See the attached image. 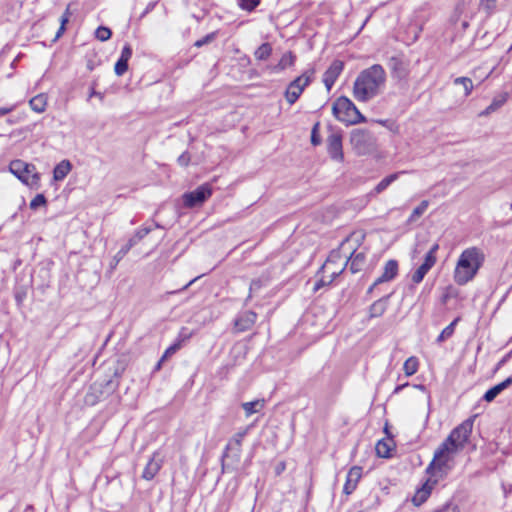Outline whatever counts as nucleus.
<instances>
[{
  "label": "nucleus",
  "instance_id": "nucleus-48",
  "mask_svg": "<svg viewBox=\"0 0 512 512\" xmlns=\"http://www.w3.org/2000/svg\"><path fill=\"white\" fill-rule=\"evenodd\" d=\"M191 161V156L188 151L183 152L177 159L180 166L187 167Z\"/></svg>",
  "mask_w": 512,
  "mask_h": 512
},
{
  "label": "nucleus",
  "instance_id": "nucleus-55",
  "mask_svg": "<svg viewBox=\"0 0 512 512\" xmlns=\"http://www.w3.org/2000/svg\"><path fill=\"white\" fill-rule=\"evenodd\" d=\"M15 107H16L15 105H11L9 107H1L0 108V117L11 113L12 111H14Z\"/></svg>",
  "mask_w": 512,
  "mask_h": 512
},
{
  "label": "nucleus",
  "instance_id": "nucleus-14",
  "mask_svg": "<svg viewBox=\"0 0 512 512\" xmlns=\"http://www.w3.org/2000/svg\"><path fill=\"white\" fill-rule=\"evenodd\" d=\"M256 320L257 314L254 311H244L234 320V328L237 332H245L253 327Z\"/></svg>",
  "mask_w": 512,
  "mask_h": 512
},
{
  "label": "nucleus",
  "instance_id": "nucleus-10",
  "mask_svg": "<svg viewBox=\"0 0 512 512\" xmlns=\"http://www.w3.org/2000/svg\"><path fill=\"white\" fill-rule=\"evenodd\" d=\"M213 192L212 186L209 183H204L198 186L191 192H186L182 195L183 205L186 208H194L201 206L208 198L211 197Z\"/></svg>",
  "mask_w": 512,
  "mask_h": 512
},
{
  "label": "nucleus",
  "instance_id": "nucleus-47",
  "mask_svg": "<svg viewBox=\"0 0 512 512\" xmlns=\"http://www.w3.org/2000/svg\"><path fill=\"white\" fill-rule=\"evenodd\" d=\"M319 122H317L313 128H312V131H311V144L314 145V146H318L321 144L322 140H321V137L318 133V130H319Z\"/></svg>",
  "mask_w": 512,
  "mask_h": 512
},
{
  "label": "nucleus",
  "instance_id": "nucleus-15",
  "mask_svg": "<svg viewBox=\"0 0 512 512\" xmlns=\"http://www.w3.org/2000/svg\"><path fill=\"white\" fill-rule=\"evenodd\" d=\"M132 57V48L130 44H125L122 48L121 54L114 66V71L117 76L124 75L128 70V62Z\"/></svg>",
  "mask_w": 512,
  "mask_h": 512
},
{
  "label": "nucleus",
  "instance_id": "nucleus-51",
  "mask_svg": "<svg viewBox=\"0 0 512 512\" xmlns=\"http://www.w3.org/2000/svg\"><path fill=\"white\" fill-rule=\"evenodd\" d=\"M439 250V244L434 243L425 256H431L434 261H437L436 253Z\"/></svg>",
  "mask_w": 512,
  "mask_h": 512
},
{
  "label": "nucleus",
  "instance_id": "nucleus-43",
  "mask_svg": "<svg viewBox=\"0 0 512 512\" xmlns=\"http://www.w3.org/2000/svg\"><path fill=\"white\" fill-rule=\"evenodd\" d=\"M376 451H377V454L380 456V457H383V458H387L390 456V448L389 446L387 445L386 442H384L383 440H380L377 445H376Z\"/></svg>",
  "mask_w": 512,
  "mask_h": 512
},
{
  "label": "nucleus",
  "instance_id": "nucleus-2",
  "mask_svg": "<svg viewBox=\"0 0 512 512\" xmlns=\"http://www.w3.org/2000/svg\"><path fill=\"white\" fill-rule=\"evenodd\" d=\"M485 260V255L478 247L465 249L458 261L454 271V280L459 285L471 281Z\"/></svg>",
  "mask_w": 512,
  "mask_h": 512
},
{
  "label": "nucleus",
  "instance_id": "nucleus-52",
  "mask_svg": "<svg viewBox=\"0 0 512 512\" xmlns=\"http://www.w3.org/2000/svg\"><path fill=\"white\" fill-rule=\"evenodd\" d=\"M89 97H98L100 101L104 100V94L95 90V82L92 83Z\"/></svg>",
  "mask_w": 512,
  "mask_h": 512
},
{
  "label": "nucleus",
  "instance_id": "nucleus-20",
  "mask_svg": "<svg viewBox=\"0 0 512 512\" xmlns=\"http://www.w3.org/2000/svg\"><path fill=\"white\" fill-rule=\"evenodd\" d=\"M511 384L512 377L506 378L504 381L488 389L483 395V400L486 402H492L503 390L508 388Z\"/></svg>",
  "mask_w": 512,
  "mask_h": 512
},
{
  "label": "nucleus",
  "instance_id": "nucleus-39",
  "mask_svg": "<svg viewBox=\"0 0 512 512\" xmlns=\"http://www.w3.org/2000/svg\"><path fill=\"white\" fill-rule=\"evenodd\" d=\"M265 284L266 280H264L263 278L253 279L250 283L249 294L246 299V302H248L252 298L253 292L260 290L263 286H265Z\"/></svg>",
  "mask_w": 512,
  "mask_h": 512
},
{
  "label": "nucleus",
  "instance_id": "nucleus-23",
  "mask_svg": "<svg viewBox=\"0 0 512 512\" xmlns=\"http://www.w3.org/2000/svg\"><path fill=\"white\" fill-rule=\"evenodd\" d=\"M184 331H186V328H182L181 329V332L179 334V338L177 340V342H175L174 344L170 345L166 350L165 352L163 353L161 359L162 361H165L168 357L172 356L173 354H175L182 346V343L188 339L190 337V334H185Z\"/></svg>",
  "mask_w": 512,
  "mask_h": 512
},
{
  "label": "nucleus",
  "instance_id": "nucleus-18",
  "mask_svg": "<svg viewBox=\"0 0 512 512\" xmlns=\"http://www.w3.org/2000/svg\"><path fill=\"white\" fill-rule=\"evenodd\" d=\"M398 274V262L396 260H388L385 263L382 274L375 280V284H381L391 281Z\"/></svg>",
  "mask_w": 512,
  "mask_h": 512
},
{
  "label": "nucleus",
  "instance_id": "nucleus-37",
  "mask_svg": "<svg viewBox=\"0 0 512 512\" xmlns=\"http://www.w3.org/2000/svg\"><path fill=\"white\" fill-rule=\"evenodd\" d=\"M361 477H362V467L353 466L348 471L346 479L357 485L359 480L361 479Z\"/></svg>",
  "mask_w": 512,
  "mask_h": 512
},
{
  "label": "nucleus",
  "instance_id": "nucleus-60",
  "mask_svg": "<svg viewBox=\"0 0 512 512\" xmlns=\"http://www.w3.org/2000/svg\"><path fill=\"white\" fill-rule=\"evenodd\" d=\"M197 278H198V277H196V278H194V279L190 280V281H189V282H188V283H187V284L182 288V290L187 289V288H188L192 283H194V282L197 280Z\"/></svg>",
  "mask_w": 512,
  "mask_h": 512
},
{
  "label": "nucleus",
  "instance_id": "nucleus-21",
  "mask_svg": "<svg viewBox=\"0 0 512 512\" xmlns=\"http://www.w3.org/2000/svg\"><path fill=\"white\" fill-rule=\"evenodd\" d=\"M390 296H391V294L383 296L370 305V307H369V317L370 318H377L384 314V312L387 309L388 300H389Z\"/></svg>",
  "mask_w": 512,
  "mask_h": 512
},
{
  "label": "nucleus",
  "instance_id": "nucleus-13",
  "mask_svg": "<svg viewBox=\"0 0 512 512\" xmlns=\"http://www.w3.org/2000/svg\"><path fill=\"white\" fill-rule=\"evenodd\" d=\"M344 63L341 60H334L323 75V83L328 91H330L337 78L343 71Z\"/></svg>",
  "mask_w": 512,
  "mask_h": 512
},
{
  "label": "nucleus",
  "instance_id": "nucleus-36",
  "mask_svg": "<svg viewBox=\"0 0 512 512\" xmlns=\"http://www.w3.org/2000/svg\"><path fill=\"white\" fill-rule=\"evenodd\" d=\"M111 36H112V31L110 28H108L106 26H99L95 30V37H96V39H98L101 42H105V41L109 40L111 38Z\"/></svg>",
  "mask_w": 512,
  "mask_h": 512
},
{
  "label": "nucleus",
  "instance_id": "nucleus-63",
  "mask_svg": "<svg viewBox=\"0 0 512 512\" xmlns=\"http://www.w3.org/2000/svg\"><path fill=\"white\" fill-rule=\"evenodd\" d=\"M7 122H8L9 124H13V123H15V121H13V120H11V119H8V120H7Z\"/></svg>",
  "mask_w": 512,
  "mask_h": 512
},
{
  "label": "nucleus",
  "instance_id": "nucleus-30",
  "mask_svg": "<svg viewBox=\"0 0 512 512\" xmlns=\"http://www.w3.org/2000/svg\"><path fill=\"white\" fill-rule=\"evenodd\" d=\"M264 407L263 400H255L251 402L242 403V408L246 413V416H250L254 413L259 412Z\"/></svg>",
  "mask_w": 512,
  "mask_h": 512
},
{
  "label": "nucleus",
  "instance_id": "nucleus-22",
  "mask_svg": "<svg viewBox=\"0 0 512 512\" xmlns=\"http://www.w3.org/2000/svg\"><path fill=\"white\" fill-rule=\"evenodd\" d=\"M365 260H366V257H365V254L362 253V252H359V253H355L353 252L350 256V258L347 260L346 262V265L348 264V262H350V271L355 274L359 271H361L364 267V264H365Z\"/></svg>",
  "mask_w": 512,
  "mask_h": 512
},
{
  "label": "nucleus",
  "instance_id": "nucleus-34",
  "mask_svg": "<svg viewBox=\"0 0 512 512\" xmlns=\"http://www.w3.org/2000/svg\"><path fill=\"white\" fill-rule=\"evenodd\" d=\"M453 83L455 85H462L464 88V95L467 97L471 94L474 85L472 80L469 77H457L454 79Z\"/></svg>",
  "mask_w": 512,
  "mask_h": 512
},
{
  "label": "nucleus",
  "instance_id": "nucleus-19",
  "mask_svg": "<svg viewBox=\"0 0 512 512\" xmlns=\"http://www.w3.org/2000/svg\"><path fill=\"white\" fill-rule=\"evenodd\" d=\"M435 264L436 261H434L431 256H425L423 263L412 274L413 283L419 284L422 282L426 274Z\"/></svg>",
  "mask_w": 512,
  "mask_h": 512
},
{
  "label": "nucleus",
  "instance_id": "nucleus-56",
  "mask_svg": "<svg viewBox=\"0 0 512 512\" xmlns=\"http://www.w3.org/2000/svg\"><path fill=\"white\" fill-rule=\"evenodd\" d=\"M493 112H495V109L491 105H489L488 107H486V109H484L483 111H481L479 113V116L480 117L488 116L489 114H491Z\"/></svg>",
  "mask_w": 512,
  "mask_h": 512
},
{
  "label": "nucleus",
  "instance_id": "nucleus-3",
  "mask_svg": "<svg viewBox=\"0 0 512 512\" xmlns=\"http://www.w3.org/2000/svg\"><path fill=\"white\" fill-rule=\"evenodd\" d=\"M446 442H442L436 449L434 457L426 468V473L437 482L444 479L453 468L454 454Z\"/></svg>",
  "mask_w": 512,
  "mask_h": 512
},
{
  "label": "nucleus",
  "instance_id": "nucleus-61",
  "mask_svg": "<svg viewBox=\"0 0 512 512\" xmlns=\"http://www.w3.org/2000/svg\"><path fill=\"white\" fill-rule=\"evenodd\" d=\"M378 285H379V284H375V282H374V283L369 287V289H368L367 293H368V294L372 293V291L374 290V288H375L376 286H378Z\"/></svg>",
  "mask_w": 512,
  "mask_h": 512
},
{
  "label": "nucleus",
  "instance_id": "nucleus-45",
  "mask_svg": "<svg viewBox=\"0 0 512 512\" xmlns=\"http://www.w3.org/2000/svg\"><path fill=\"white\" fill-rule=\"evenodd\" d=\"M507 98H508V93H502L496 97H494V99L492 100L491 102V106L495 109V111H497L500 107H502L506 101H507Z\"/></svg>",
  "mask_w": 512,
  "mask_h": 512
},
{
  "label": "nucleus",
  "instance_id": "nucleus-54",
  "mask_svg": "<svg viewBox=\"0 0 512 512\" xmlns=\"http://www.w3.org/2000/svg\"><path fill=\"white\" fill-rule=\"evenodd\" d=\"M25 296H26V293L23 292V291H16L15 292V300H16L18 305L22 304L23 299L25 298Z\"/></svg>",
  "mask_w": 512,
  "mask_h": 512
},
{
  "label": "nucleus",
  "instance_id": "nucleus-28",
  "mask_svg": "<svg viewBox=\"0 0 512 512\" xmlns=\"http://www.w3.org/2000/svg\"><path fill=\"white\" fill-rule=\"evenodd\" d=\"M272 54V46L266 42L261 44L254 52V56L259 61L267 60Z\"/></svg>",
  "mask_w": 512,
  "mask_h": 512
},
{
  "label": "nucleus",
  "instance_id": "nucleus-25",
  "mask_svg": "<svg viewBox=\"0 0 512 512\" xmlns=\"http://www.w3.org/2000/svg\"><path fill=\"white\" fill-rule=\"evenodd\" d=\"M406 173L405 171L396 172L383 178L374 188L376 194H380L385 191L394 181H396L401 174Z\"/></svg>",
  "mask_w": 512,
  "mask_h": 512
},
{
  "label": "nucleus",
  "instance_id": "nucleus-26",
  "mask_svg": "<svg viewBox=\"0 0 512 512\" xmlns=\"http://www.w3.org/2000/svg\"><path fill=\"white\" fill-rule=\"evenodd\" d=\"M296 61V55L292 51H288L283 54L278 64L274 67L277 72L285 70L287 67L294 65Z\"/></svg>",
  "mask_w": 512,
  "mask_h": 512
},
{
  "label": "nucleus",
  "instance_id": "nucleus-31",
  "mask_svg": "<svg viewBox=\"0 0 512 512\" xmlns=\"http://www.w3.org/2000/svg\"><path fill=\"white\" fill-rule=\"evenodd\" d=\"M419 361L416 357H409L403 365V370L406 376H412L418 371Z\"/></svg>",
  "mask_w": 512,
  "mask_h": 512
},
{
  "label": "nucleus",
  "instance_id": "nucleus-1",
  "mask_svg": "<svg viewBox=\"0 0 512 512\" xmlns=\"http://www.w3.org/2000/svg\"><path fill=\"white\" fill-rule=\"evenodd\" d=\"M386 81V73L380 64H374L364 69L357 76L353 95L360 102H367L380 93Z\"/></svg>",
  "mask_w": 512,
  "mask_h": 512
},
{
  "label": "nucleus",
  "instance_id": "nucleus-46",
  "mask_svg": "<svg viewBox=\"0 0 512 512\" xmlns=\"http://www.w3.org/2000/svg\"><path fill=\"white\" fill-rule=\"evenodd\" d=\"M133 243H131L129 240L128 242L120 248V250L115 254L114 260L117 264L120 260L124 258V256L129 252V250L133 247Z\"/></svg>",
  "mask_w": 512,
  "mask_h": 512
},
{
  "label": "nucleus",
  "instance_id": "nucleus-44",
  "mask_svg": "<svg viewBox=\"0 0 512 512\" xmlns=\"http://www.w3.org/2000/svg\"><path fill=\"white\" fill-rule=\"evenodd\" d=\"M216 37H217V32L216 31L211 32V33L207 34L206 36H204L203 38L197 40L194 43V46L200 48L204 45H207V44L213 42L216 39Z\"/></svg>",
  "mask_w": 512,
  "mask_h": 512
},
{
  "label": "nucleus",
  "instance_id": "nucleus-12",
  "mask_svg": "<svg viewBox=\"0 0 512 512\" xmlns=\"http://www.w3.org/2000/svg\"><path fill=\"white\" fill-rule=\"evenodd\" d=\"M327 153L330 158L337 162H342L344 159L342 134L339 131L332 132L326 139Z\"/></svg>",
  "mask_w": 512,
  "mask_h": 512
},
{
  "label": "nucleus",
  "instance_id": "nucleus-5",
  "mask_svg": "<svg viewBox=\"0 0 512 512\" xmlns=\"http://www.w3.org/2000/svg\"><path fill=\"white\" fill-rule=\"evenodd\" d=\"M332 113L337 120L350 125L366 121L355 104L345 96L339 97L334 102Z\"/></svg>",
  "mask_w": 512,
  "mask_h": 512
},
{
  "label": "nucleus",
  "instance_id": "nucleus-38",
  "mask_svg": "<svg viewBox=\"0 0 512 512\" xmlns=\"http://www.w3.org/2000/svg\"><path fill=\"white\" fill-rule=\"evenodd\" d=\"M428 206H429V202L427 200H423L417 207L414 208V210L412 211V213L410 215L409 220L413 221L416 218H419L420 216H422L425 213V211L427 210Z\"/></svg>",
  "mask_w": 512,
  "mask_h": 512
},
{
  "label": "nucleus",
  "instance_id": "nucleus-32",
  "mask_svg": "<svg viewBox=\"0 0 512 512\" xmlns=\"http://www.w3.org/2000/svg\"><path fill=\"white\" fill-rule=\"evenodd\" d=\"M389 65L394 73H396L397 77L403 78L406 76V70L403 66V62L398 57H391L389 60Z\"/></svg>",
  "mask_w": 512,
  "mask_h": 512
},
{
  "label": "nucleus",
  "instance_id": "nucleus-64",
  "mask_svg": "<svg viewBox=\"0 0 512 512\" xmlns=\"http://www.w3.org/2000/svg\"><path fill=\"white\" fill-rule=\"evenodd\" d=\"M285 468V465H282V467H279V470H282Z\"/></svg>",
  "mask_w": 512,
  "mask_h": 512
},
{
  "label": "nucleus",
  "instance_id": "nucleus-9",
  "mask_svg": "<svg viewBox=\"0 0 512 512\" xmlns=\"http://www.w3.org/2000/svg\"><path fill=\"white\" fill-rule=\"evenodd\" d=\"M350 143L358 154L364 155L375 148V138L365 129H354L350 135Z\"/></svg>",
  "mask_w": 512,
  "mask_h": 512
},
{
  "label": "nucleus",
  "instance_id": "nucleus-57",
  "mask_svg": "<svg viewBox=\"0 0 512 512\" xmlns=\"http://www.w3.org/2000/svg\"><path fill=\"white\" fill-rule=\"evenodd\" d=\"M407 386H409V383H404V384H401V385H398L395 387L394 391H393V394H398L400 393L404 388H406Z\"/></svg>",
  "mask_w": 512,
  "mask_h": 512
},
{
  "label": "nucleus",
  "instance_id": "nucleus-27",
  "mask_svg": "<svg viewBox=\"0 0 512 512\" xmlns=\"http://www.w3.org/2000/svg\"><path fill=\"white\" fill-rule=\"evenodd\" d=\"M31 109L37 113H42L46 109L47 98L44 94H38L29 101Z\"/></svg>",
  "mask_w": 512,
  "mask_h": 512
},
{
  "label": "nucleus",
  "instance_id": "nucleus-16",
  "mask_svg": "<svg viewBox=\"0 0 512 512\" xmlns=\"http://www.w3.org/2000/svg\"><path fill=\"white\" fill-rule=\"evenodd\" d=\"M162 467V460L159 458V454L155 452L150 458L144 470L142 472V478L150 481L152 480Z\"/></svg>",
  "mask_w": 512,
  "mask_h": 512
},
{
  "label": "nucleus",
  "instance_id": "nucleus-41",
  "mask_svg": "<svg viewBox=\"0 0 512 512\" xmlns=\"http://www.w3.org/2000/svg\"><path fill=\"white\" fill-rule=\"evenodd\" d=\"M47 204L46 197L43 194H37L30 202V209L36 210L40 206H45Z\"/></svg>",
  "mask_w": 512,
  "mask_h": 512
},
{
  "label": "nucleus",
  "instance_id": "nucleus-17",
  "mask_svg": "<svg viewBox=\"0 0 512 512\" xmlns=\"http://www.w3.org/2000/svg\"><path fill=\"white\" fill-rule=\"evenodd\" d=\"M437 479L429 478L423 486L418 489L412 499L414 505L420 506L423 504L431 494L433 487L437 484Z\"/></svg>",
  "mask_w": 512,
  "mask_h": 512
},
{
  "label": "nucleus",
  "instance_id": "nucleus-8",
  "mask_svg": "<svg viewBox=\"0 0 512 512\" xmlns=\"http://www.w3.org/2000/svg\"><path fill=\"white\" fill-rule=\"evenodd\" d=\"M314 74L315 69L310 68L290 82L285 91V98L290 105L294 104L299 99L304 89L312 81Z\"/></svg>",
  "mask_w": 512,
  "mask_h": 512
},
{
  "label": "nucleus",
  "instance_id": "nucleus-35",
  "mask_svg": "<svg viewBox=\"0 0 512 512\" xmlns=\"http://www.w3.org/2000/svg\"><path fill=\"white\" fill-rule=\"evenodd\" d=\"M151 231H152L151 226H143L135 232V234L129 239V241L131 243H133V245L135 246L139 241H141Z\"/></svg>",
  "mask_w": 512,
  "mask_h": 512
},
{
  "label": "nucleus",
  "instance_id": "nucleus-4",
  "mask_svg": "<svg viewBox=\"0 0 512 512\" xmlns=\"http://www.w3.org/2000/svg\"><path fill=\"white\" fill-rule=\"evenodd\" d=\"M246 433L247 430L239 431L229 439L221 456V469L223 473L238 470L241 461L242 441Z\"/></svg>",
  "mask_w": 512,
  "mask_h": 512
},
{
  "label": "nucleus",
  "instance_id": "nucleus-24",
  "mask_svg": "<svg viewBox=\"0 0 512 512\" xmlns=\"http://www.w3.org/2000/svg\"><path fill=\"white\" fill-rule=\"evenodd\" d=\"M72 164L69 160H62L53 170V178L55 181H62L71 171Z\"/></svg>",
  "mask_w": 512,
  "mask_h": 512
},
{
  "label": "nucleus",
  "instance_id": "nucleus-7",
  "mask_svg": "<svg viewBox=\"0 0 512 512\" xmlns=\"http://www.w3.org/2000/svg\"><path fill=\"white\" fill-rule=\"evenodd\" d=\"M473 428V420L467 419L463 421L460 425L455 427L444 442L448 444L451 450L459 451L461 450L466 442L468 441Z\"/></svg>",
  "mask_w": 512,
  "mask_h": 512
},
{
  "label": "nucleus",
  "instance_id": "nucleus-40",
  "mask_svg": "<svg viewBox=\"0 0 512 512\" xmlns=\"http://www.w3.org/2000/svg\"><path fill=\"white\" fill-rule=\"evenodd\" d=\"M261 0H237L239 7L246 11H253L259 4Z\"/></svg>",
  "mask_w": 512,
  "mask_h": 512
},
{
  "label": "nucleus",
  "instance_id": "nucleus-33",
  "mask_svg": "<svg viewBox=\"0 0 512 512\" xmlns=\"http://www.w3.org/2000/svg\"><path fill=\"white\" fill-rule=\"evenodd\" d=\"M71 16V12H70V9H69V6L65 9L63 15L61 16L60 18V27L53 39V41H57L62 35L63 33L65 32L66 30V24L68 23L69 21V18Z\"/></svg>",
  "mask_w": 512,
  "mask_h": 512
},
{
  "label": "nucleus",
  "instance_id": "nucleus-53",
  "mask_svg": "<svg viewBox=\"0 0 512 512\" xmlns=\"http://www.w3.org/2000/svg\"><path fill=\"white\" fill-rule=\"evenodd\" d=\"M86 403L95 405L98 402V397L94 393H88L85 397Z\"/></svg>",
  "mask_w": 512,
  "mask_h": 512
},
{
  "label": "nucleus",
  "instance_id": "nucleus-50",
  "mask_svg": "<svg viewBox=\"0 0 512 512\" xmlns=\"http://www.w3.org/2000/svg\"><path fill=\"white\" fill-rule=\"evenodd\" d=\"M356 487H357L356 484H354L353 482H351V481L346 479V482H345L344 487H343V492L346 495H350V494H352L354 492Z\"/></svg>",
  "mask_w": 512,
  "mask_h": 512
},
{
  "label": "nucleus",
  "instance_id": "nucleus-6",
  "mask_svg": "<svg viewBox=\"0 0 512 512\" xmlns=\"http://www.w3.org/2000/svg\"><path fill=\"white\" fill-rule=\"evenodd\" d=\"M9 171L22 183L30 187H37L39 185L40 175L36 172V167L33 164L16 159L10 162Z\"/></svg>",
  "mask_w": 512,
  "mask_h": 512
},
{
  "label": "nucleus",
  "instance_id": "nucleus-29",
  "mask_svg": "<svg viewBox=\"0 0 512 512\" xmlns=\"http://www.w3.org/2000/svg\"><path fill=\"white\" fill-rule=\"evenodd\" d=\"M459 320H460L459 317L455 318L448 326H446L441 331V333L439 334V336L436 339V342L438 344L444 342L445 340H447L448 338H450L454 334L455 326L459 322Z\"/></svg>",
  "mask_w": 512,
  "mask_h": 512
},
{
  "label": "nucleus",
  "instance_id": "nucleus-59",
  "mask_svg": "<svg viewBox=\"0 0 512 512\" xmlns=\"http://www.w3.org/2000/svg\"><path fill=\"white\" fill-rule=\"evenodd\" d=\"M163 363H164V361H162V359L160 358L154 367V371H159L161 369Z\"/></svg>",
  "mask_w": 512,
  "mask_h": 512
},
{
  "label": "nucleus",
  "instance_id": "nucleus-42",
  "mask_svg": "<svg viewBox=\"0 0 512 512\" xmlns=\"http://www.w3.org/2000/svg\"><path fill=\"white\" fill-rule=\"evenodd\" d=\"M433 512H460V510L456 503H454L452 500H449Z\"/></svg>",
  "mask_w": 512,
  "mask_h": 512
},
{
  "label": "nucleus",
  "instance_id": "nucleus-49",
  "mask_svg": "<svg viewBox=\"0 0 512 512\" xmlns=\"http://www.w3.org/2000/svg\"><path fill=\"white\" fill-rule=\"evenodd\" d=\"M481 6L490 13L496 6V0H481Z\"/></svg>",
  "mask_w": 512,
  "mask_h": 512
},
{
  "label": "nucleus",
  "instance_id": "nucleus-58",
  "mask_svg": "<svg viewBox=\"0 0 512 512\" xmlns=\"http://www.w3.org/2000/svg\"><path fill=\"white\" fill-rule=\"evenodd\" d=\"M106 387H110L111 390H115L118 387V383H113L112 380H108L105 384Z\"/></svg>",
  "mask_w": 512,
  "mask_h": 512
},
{
  "label": "nucleus",
  "instance_id": "nucleus-62",
  "mask_svg": "<svg viewBox=\"0 0 512 512\" xmlns=\"http://www.w3.org/2000/svg\"><path fill=\"white\" fill-rule=\"evenodd\" d=\"M415 387L420 389V390H425V386L422 385V384L416 385Z\"/></svg>",
  "mask_w": 512,
  "mask_h": 512
},
{
  "label": "nucleus",
  "instance_id": "nucleus-11",
  "mask_svg": "<svg viewBox=\"0 0 512 512\" xmlns=\"http://www.w3.org/2000/svg\"><path fill=\"white\" fill-rule=\"evenodd\" d=\"M332 264V261L327 260L317 272V276L321 275V277L314 284V292H317L321 288L332 284V282L343 272L344 268H341L339 270L332 269Z\"/></svg>",
  "mask_w": 512,
  "mask_h": 512
}]
</instances>
